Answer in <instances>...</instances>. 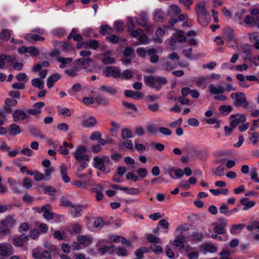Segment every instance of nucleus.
Here are the masks:
<instances>
[{"mask_svg":"<svg viewBox=\"0 0 259 259\" xmlns=\"http://www.w3.org/2000/svg\"><path fill=\"white\" fill-rule=\"evenodd\" d=\"M44 191L45 193L49 195L53 196L57 193V190L54 187L51 186L45 187L44 188Z\"/></svg>","mask_w":259,"mask_h":259,"instance_id":"obj_47","label":"nucleus"},{"mask_svg":"<svg viewBox=\"0 0 259 259\" xmlns=\"http://www.w3.org/2000/svg\"><path fill=\"white\" fill-rule=\"evenodd\" d=\"M114 27L117 32H122L124 30V24L121 21H116L114 24Z\"/></svg>","mask_w":259,"mask_h":259,"instance_id":"obj_48","label":"nucleus"},{"mask_svg":"<svg viewBox=\"0 0 259 259\" xmlns=\"http://www.w3.org/2000/svg\"><path fill=\"white\" fill-rule=\"evenodd\" d=\"M25 38L30 42L37 41H44L45 38L44 37L41 36L38 34L34 33H30L27 34L25 36Z\"/></svg>","mask_w":259,"mask_h":259,"instance_id":"obj_23","label":"nucleus"},{"mask_svg":"<svg viewBox=\"0 0 259 259\" xmlns=\"http://www.w3.org/2000/svg\"><path fill=\"white\" fill-rule=\"evenodd\" d=\"M12 30L3 29L0 34L1 39L4 41H8L11 35Z\"/></svg>","mask_w":259,"mask_h":259,"instance_id":"obj_34","label":"nucleus"},{"mask_svg":"<svg viewBox=\"0 0 259 259\" xmlns=\"http://www.w3.org/2000/svg\"><path fill=\"white\" fill-rule=\"evenodd\" d=\"M32 255L35 259H41L40 249L39 248L33 249L32 250Z\"/></svg>","mask_w":259,"mask_h":259,"instance_id":"obj_58","label":"nucleus"},{"mask_svg":"<svg viewBox=\"0 0 259 259\" xmlns=\"http://www.w3.org/2000/svg\"><path fill=\"white\" fill-rule=\"evenodd\" d=\"M144 80L146 85L157 91L160 90L161 86L168 82L166 77L159 76H144Z\"/></svg>","mask_w":259,"mask_h":259,"instance_id":"obj_1","label":"nucleus"},{"mask_svg":"<svg viewBox=\"0 0 259 259\" xmlns=\"http://www.w3.org/2000/svg\"><path fill=\"white\" fill-rule=\"evenodd\" d=\"M248 35L250 41L255 42L259 40V33L253 32L252 33H249Z\"/></svg>","mask_w":259,"mask_h":259,"instance_id":"obj_64","label":"nucleus"},{"mask_svg":"<svg viewBox=\"0 0 259 259\" xmlns=\"http://www.w3.org/2000/svg\"><path fill=\"white\" fill-rule=\"evenodd\" d=\"M138 40L139 42L137 43L136 45H138L139 44L146 45L149 44V39L147 37V36L145 34H143L142 33L139 36L138 38Z\"/></svg>","mask_w":259,"mask_h":259,"instance_id":"obj_53","label":"nucleus"},{"mask_svg":"<svg viewBox=\"0 0 259 259\" xmlns=\"http://www.w3.org/2000/svg\"><path fill=\"white\" fill-rule=\"evenodd\" d=\"M27 53H29L33 57L36 56L39 54V51L34 46L28 47Z\"/></svg>","mask_w":259,"mask_h":259,"instance_id":"obj_51","label":"nucleus"},{"mask_svg":"<svg viewBox=\"0 0 259 259\" xmlns=\"http://www.w3.org/2000/svg\"><path fill=\"white\" fill-rule=\"evenodd\" d=\"M98 90L113 96H115L118 94V89L113 86L103 84L100 87Z\"/></svg>","mask_w":259,"mask_h":259,"instance_id":"obj_10","label":"nucleus"},{"mask_svg":"<svg viewBox=\"0 0 259 259\" xmlns=\"http://www.w3.org/2000/svg\"><path fill=\"white\" fill-rule=\"evenodd\" d=\"M243 22L248 26H254L259 23V17L247 15L244 19Z\"/></svg>","mask_w":259,"mask_h":259,"instance_id":"obj_13","label":"nucleus"},{"mask_svg":"<svg viewBox=\"0 0 259 259\" xmlns=\"http://www.w3.org/2000/svg\"><path fill=\"white\" fill-rule=\"evenodd\" d=\"M243 49V53L244 54V58L243 59L245 61H248L249 59H251L252 55L250 52V49L248 47H244L242 48Z\"/></svg>","mask_w":259,"mask_h":259,"instance_id":"obj_39","label":"nucleus"},{"mask_svg":"<svg viewBox=\"0 0 259 259\" xmlns=\"http://www.w3.org/2000/svg\"><path fill=\"white\" fill-rule=\"evenodd\" d=\"M136 20L139 25L143 27L146 26L148 18L145 13H142L141 14V17L137 18Z\"/></svg>","mask_w":259,"mask_h":259,"instance_id":"obj_32","label":"nucleus"},{"mask_svg":"<svg viewBox=\"0 0 259 259\" xmlns=\"http://www.w3.org/2000/svg\"><path fill=\"white\" fill-rule=\"evenodd\" d=\"M251 179L256 183H259V178L258 177L257 169L253 167L249 173Z\"/></svg>","mask_w":259,"mask_h":259,"instance_id":"obj_42","label":"nucleus"},{"mask_svg":"<svg viewBox=\"0 0 259 259\" xmlns=\"http://www.w3.org/2000/svg\"><path fill=\"white\" fill-rule=\"evenodd\" d=\"M12 246L11 245L7 246L3 244H0V255L3 256H8L10 255L12 253Z\"/></svg>","mask_w":259,"mask_h":259,"instance_id":"obj_20","label":"nucleus"},{"mask_svg":"<svg viewBox=\"0 0 259 259\" xmlns=\"http://www.w3.org/2000/svg\"><path fill=\"white\" fill-rule=\"evenodd\" d=\"M185 237L183 235H180L176 237V239L174 240V245L176 247H179L180 249H182L184 247V242L185 241Z\"/></svg>","mask_w":259,"mask_h":259,"instance_id":"obj_21","label":"nucleus"},{"mask_svg":"<svg viewBox=\"0 0 259 259\" xmlns=\"http://www.w3.org/2000/svg\"><path fill=\"white\" fill-rule=\"evenodd\" d=\"M147 239L150 243H161V241L159 238L156 237L155 235L153 234H149L147 237Z\"/></svg>","mask_w":259,"mask_h":259,"instance_id":"obj_43","label":"nucleus"},{"mask_svg":"<svg viewBox=\"0 0 259 259\" xmlns=\"http://www.w3.org/2000/svg\"><path fill=\"white\" fill-rule=\"evenodd\" d=\"M14 121H18L19 119L24 120L27 117V114L22 110H15L12 113Z\"/></svg>","mask_w":259,"mask_h":259,"instance_id":"obj_14","label":"nucleus"},{"mask_svg":"<svg viewBox=\"0 0 259 259\" xmlns=\"http://www.w3.org/2000/svg\"><path fill=\"white\" fill-rule=\"evenodd\" d=\"M105 74L107 76H111L113 78H118L120 77V71L118 68L112 66H108L106 68L105 70Z\"/></svg>","mask_w":259,"mask_h":259,"instance_id":"obj_11","label":"nucleus"},{"mask_svg":"<svg viewBox=\"0 0 259 259\" xmlns=\"http://www.w3.org/2000/svg\"><path fill=\"white\" fill-rule=\"evenodd\" d=\"M83 103L85 105L93 104L96 102L102 106H107L109 104V100L108 98L98 94L95 98L92 97H84L83 99Z\"/></svg>","mask_w":259,"mask_h":259,"instance_id":"obj_5","label":"nucleus"},{"mask_svg":"<svg viewBox=\"0 0 259 259\" xmlns=\"http://www.w3.org/2000/svg\"><path fill=\"white\" fill-rule=\"evenodd\" d=\"M230 126L232 127H235L239 124L244 122L246 120V117L244 114H232L231 115Z\"/></svg>","mask_w":259,"mask_h":259,"instance_id":"obj_8","label":"nucleus"},{"mask_svg":"<svg viewBox=\"0 0 259 259\" xmlns=\"http://www.w3.org/2000/svg\"><path fill=\"white\" fill-rule=\"evenodd\" d=\"M210 19V16L208 13L197 15L198 22L202 26H206L208 25Z\"/></svg>","mask_w":259,"mask_h":259,"instance_id":"obj_12","label":"nucleus"},{"mask_svg":"<svg viewBox=\"0 0 259 259\" xmlns=\"http://www.w3.org/2000/svg\"><path fill=\"white\" fill-rule=\"evenodd\" d=\"M85 48L88 47L91 49L95 50L97 49L99 46V41L96 39H90L88 41H85Z\"/></svg>","mask_w":259,"mask_h":259,"instance_id":"obj_35","label":"nucleus"},{"mask_svg":"<svg viewBox=\"0 0 259 259\" xmlns=\"http://www.w3.org/2000/svg\"><path fill=\"white\" fill-rule=\"evenodd\" d=\"M231 98L235 100L234 105L237 107L242 106L244 109H247L249 103L247 102L245 95L242 92H236L232 93Z\"/></svg>","mask_w":259,"mask_h":259,"instance_id":"obj_4","label":"nucleus"},{"mask_svg":"<svg viewBox=\"0 0 259 259\" xmlns=\"http://www.w3.org/2000/svg\"><path fill=\"white\" fill-rule=\"evenodd\" d=\"M77 240L79 244H82L85 246H89L93 241L92 238L91 237L84 235L78 236L77 237Z\"/></svg>","mask_w":259,"mask_h":259,"instance_id":"obj_17","label":"nucleus"},{"mask_svg":"<svg viewBox=\"0 0 259 259\" xmlns=\"http://www.w3.org/2000/svg\"><path fill=\"white\" fill-rule=\"evenodd\" d=\"M219 211L221 213L227 216L230 215V210H229L228 206L225 204H222L219 208Z\"/></svg>","mask_w":259,"mask_h":259,"instance_id":"obj_49","label":"nucleus"},{"mask_svg":"<svg viewBox=\"0 0 259 259\" xmlns=\"http://www.w3.org/2000/svg\"><path fill=\"white\" fill-rule=\"evenodd\" d=\"M146 130L149 133L151 134H156L158 132V128L152 124L147 125L146 126Z\"/></svg>","mask_w":259,"mask_h":259,"instance_id":"obj_61","label":"nucleus"},{"mask_svg":"<svg viewBox=\"0 0 259 259\" xmlns=\"http://www.w3.org/2000/svg\"><path fill=\"white\" fill-rule=\"evenodd\" d=\"M66 33V31L62 28L56 29L53 31V34L54 35L59 37L64 36Z\"/></svg>","mask_w":259,"mask_h":259,"instance_id":"obj_59","label":"nucleus"},{"mask_svg":"<svg viewBox=\"0 0 259 259\" xmlns=\"http://www.w3.org/2000/svg\"><path fill=\"white\" fill-rule=\"evenodd\" d=\"M157 50L153 48H139L136 50V53L138 56L141 58H144L146 55L149 57V60L151 63H156L159 60V56L157 54Z\"/></svg>","mask_w":259,"mask_h":259,"instance_id":"obj_2","label":"nucleus"},{"mask_svg":"<svg viewBox=\"0 0 259 259\" xmlns=\"http://www.w3.org/2000/svg\"><path fill=\"white\" fill-rule=\"evenodd\" d=\"M115 253L118 256H126L127 255V250L124 246H119L114 248Z\"/></svg>","mask_w":259,"mask_h":259,"instance_id":"obj_33","label":"nucleus"},{"mask_svg":"<svg viewBox=\"0 0 259 259\" xmlns=\"http://www.w3.org/2000/svg\"><path fill=\"white\" fill-rule=\"evenodd\" d=\"M87 150V148L83 145L77 147L76 150L73 153V156L77 161H89L90 160L89 156L85 154Z\"/></svg>","mask_w":259,"mask_h":259,"instance_id":"obj_6","label":"nucleus"},{"mask_svg":"<svg viewBox=\"0 0 259 259\" xmlns=\"http://www.w3.org/2000/svg\"><path fill=\"white\" fill-rule=\"evenodd\" d=\"M2 221L7 228L13 227L16 223V220L12 216H8Z\"/></svg>","mask_w":259,"mask_h":259,"instance_id":"obj_29","label":"nucleus"},{"mask_svg":"<svg viewBox=\"0 0 259 259\" xmlns=\"http://www.w3.org/2000/svg\"><path fill=\"white\" fill-rule=\"evenodd\" d=\"M206 3L204 1L198 2L195 6V11L197 15L208 13L206 9Z\"/></svg>","mask_w":259,"mask_h":259,"instance_id":"obj_16","label":"nucleus"},{"mask_svg":"<svg viewBox=\"0 0 259 259\" xmlns=\"http://www.w3.org/2000/svg\"><path fill=\"white\" fill-rule=\"evenodd\" d=\"M154 20L157 22H162L166 20V15L164 12L161 10H155L154 13Z\"/></svg>","mask_w":259,"mask_h":259,"instance_id":"obj_26","label":"nucleus"},{"mask_svg":"<svg viewBox=\"0 0 259 259\" xmlns=\"http://www.w3.org/2000/svg\"><path fill=\"white\" fill-rule=\"evenodd\" d=\"M151 251V249L146 247H141L139 249H137L135 252V254L137 257L140 259L144 258V254L145 253H149Z\"/></svg>","mask_w":259,"mask_h":259,"instance_id":"obj_27","label":"nucleus"},{"mask_svg":"<svg viewBox=\"0 0 259 259\" xmlns=\"http://www.w3.org/2000/svg\"><path fill=\"white\" fill-rule=\"evenodd\" d=\"M122 104L123 106L127 107L129 109L133 110L135 111H137L138 110L137 108L134 104L128 103L125 101H122Z\"/></svg>","mask_w":259,"mask_h":259,"instance_id":"obj_60","label":"nucleus"},{"mask_svg":"<svg viewBox=\"0 0 259 259\" xmlns=\"http://www.w3.org/2000/svg\"><path fill=\"white\" fill-rule=\"evenodd\" d=\"M219 111L225 115L229 113L233 110V107L230 105H222L219 107Z\"/></svg>","mask_w":259,"mask_h":259,"instance_id":"obj_38","label":"nucleus"},{"mask_svg":"<svg viewBox=\"0 0 259 259\" xmlns=\"http://www.w3.org/2000/svg\"><path fill=\"white\" fill-rule=\"evenodd\" d=\"M103 62L105 64H112L114 63L115 60L113 58L108 56L104 54L102 58Z\"/></svg>","mask_w":259,"mask_h":259,"instance_id":"obj_54","label":"nucleus"},{"mask_svg":"<svg viewBox=\"0 0 259 259\" xmlns=\"http://www.w3.org/2000/svg\"><path fill=\"white\" fill-rule=\"evenodd\" d=\"M97 123L96 118L94 116H91L90 118L84 119L82 121V125L85 127H93Z\"/></svg>","mask_w":259,"mask_h":259,"instance_id":"obj_30","label":"nucleus"},{"mask_svg":"<svg viewBox=\"0 0 259 259\" xmlns=\"http://www.w3.org/2000/svg\"><path fill=\"white\" fill-rule=\"evenodd\" d=\"M77 68L74 67V68H71L70 69L66 70L65 72L67 75H68L70 77H75L77 75Z\"/></svg>","mask_w":259,"mask_h":259,"instance_id":"obj_56","label":"nucleus"},{"mask_svg":"<svg viewBox=\"0 0 259 259\" xmlns=\"http://www.w3.org/2000/svg\"><path fill=\"white\" fill-rule=\"evenodd\" d=\"M10 131L13 136H16L21 133L20 127L16 124H12L10 125Z\"/></svg>","mask_w":259,"mask_h":259,"instance_id":"obj_41","label":"nucleus"},{"mask_svg":"<svg viewBox=\"0 0 259 259\" xmlns=\"http://www.w3.org/2000/svg\"><path fill=\"white\" fill-rule=\"evenodd\" d=\"M24 234L23 233L20 235H15L13 237L12 241L13 244L15 247H22L24 245V242L23 240V236Z\"/></svg>","mask_w":259,"mask_h":259,"instance_id":"obj_22","label":"nucleus"},{"mask_svg":"<svg viewBox=\"0 0 259 259\" xmlns=\"http://www.w3.org/2000/svg\"><path fill=\"white\" fill-rule=\"evenodd\" d=\"M61 76L58 73H55L49 76L47 79V85L48 88L51 89L54 86L55 82L60 79Z\"/></svg>","mask_w":259,"mask_h":259,"instance_id":"obj_18","label":"nucleus"},{"mask_svg":"<svg viewBox=\"0 0 259 259\" xmlns=\"http://www.w3.org/2000/svg\"><path fill=\"white\" fill-rule=\"evenodd\" d=\"M0 233L3 234H9L10 233V229L7 228L3 221L0 222Z\"/></svg>","mask_w":259,"mask_h":259,"instance_id":"obj_55","label":"nucleus"},{"mask_svg":"<svg viewBox=\"0 0 259 259\" xmlns=\"http://www.w3.org/2000/svg\"><path fill=\"white\" fill-rule=\"evenodd\" d=\"M60 174L62 177L63 181L66 183H68L70 182V179L67 175V169L66 166L64 164H62L60 166Z\"/></svg>","mask_w":259,"mask_h":259,"instance_id":"obj_25","label":"nucleus"},{"mask_svg":"<svg viewBox=\"0 0 259 259\" xmlns=\"http://www.w3.org/2000/svg\"><path fill=\"white\" fill-rule=\"evenodd\" d=\"M231 252L227 250H223L220 253L221 257L219 259H232L230 257Z\"/></svg>","mask_w":259,"mask_h":259,"instance_id":"obj_57","label":"nucleus"},{"mask_svg":"<svg viewBox=\"0 0 259 259\" xmlns=\"http://www.w3.org/2000/svg\"><path fill=\"white\" fill-rule=\"evenodd\" d=\"M20 152L22 155L27 156H32L33 153V151L27 146H25V147L22 149Z\"/></svg>","mask_w":259,"mask_h":259,"instance_id":"obj_62","label":"nucleus"},{"mask_svg":"<svg viewBox=\"0 0 259 259\" xmlns=\"http://www.w3.org/2000/svg\"><path fill=\"white\" fill-rule=\"evenodd\" d=\"M121 137L123 139L131 138L133 137L132 132L127 128H123L121 131Z\"/></svg>","mask_w":259,"mask_h":259,"instance_id":"obj_46","label":"nucleus"},{"mask_svg":"<svg viewBox=\"0 0 259 259\" xmlns=\"http://www.w3.org/2000/svg\"><path fill=\"white\" fill-rule=\"evenodd\" d=\"M114 245H112L111 246H108L105 245L102 247L99 248L97 250V253L100 255H103V254L107 253L108 251V250H110V249L114 248Z\"/></svg>","mask_w":259,"mask_h":259,"instance_id":"obj_44","label":"nucleus"},{"mask_svg":"<svg viewBox=\"0 0 259 259\" xmlns=\"http://www.w3.org/2000/svg\"><path fill=\"white\" fill-rule=\"evenodd\" d=\"M111 164L110 159L109 156L104 155L101 157L95 156L94 158L93 165L94 167L104 171L105 173H109L111 169L107 168V164Z\"/></svg>","mask_w":259,"mask_h":259,"instance_id":"obj_3","label":"nucleus"},{"mask_svg":"<svg viewBox=\"0 0 259 259\" xmlns=\"http://www.w3.org/2000/svg\"><path fill=\"white\" fill-rule=\"evenodd\" d=\"M217 251V247L212 244H207L205 245L203 252L204 254H206L207 252H209L211 253H214Z\"/></svg>","mask_w":259,"mask_h":259,"instance_id":"obj_40","label":"nucleus"},{"mask_svg":"<svg viewBox=\"0 0 259 259\" xmlns=\"http://www.w3.org/2000/svg\"><path fill=\"white\" fill-rule=\"evenodd\" d=\"M219 223H217L213 228L215 233L224 234L227 232L226 227L227 226V221L224 218H220L218 220Z\"/></svg>","mask_w":259,"mask_h":259,"instance_id":"obj_7","label":"nucleus"},{"mask_svg":"<svg viewBox=\"0 0 259 259\" xmlns=\"http://www.w3.org/2000/svg\"><path fill=\"white\" fill-rule=\"evenodd\" d=\"M240 203L244 206L243 210H247L253 207L255 203L254 201H249L247 198H243L240 200Z\"/></svg>","mask_w":259,"mask_h":259,"instance_id":"obj_24","label":"nucleus"},{"mask_svg":"<svg viewBox=\"0 0 259 259\" xmlns=\"http://www.w3.org/2000/svg\"><path fill=\"white\" fill-rule=\"evenodd\" d=\"M113 32V28L110 26L105 24L102 25L100 27V33L102 35L110 34Z\"/></svg>","mask_w":259,"mask_h":259,"instance_id":"obj_28","label":"nucleus"},{"mask_svg":"<svg viewBox=\"0 0 259 259\" xmlns=\"http://www.w3.org/2000/svg\"><path fill=\"white\" fill-rule=\"evenodd\" d=\"M184 33L183 31L179 30L178 31L177 33L175 35V37H176L179 42H181L186 41V38Z\"/></svg>","mask_w":259,"mask_h":259,"instance_id":"obj_45","label":"nucleus"},{"mask_svg":"<svg viewBox=\"0 0 259 259\" xmlns=\"http://www.w3.org/2000/svg\"><path fill=\"white\" fill-rule=\"evenodd\" d=\"M124 94L126 97L132 98L135 100H139L144 97V94L142 92H135L132 90H125Z\"/></svg>","mask_w":259,"mask_h":259,"instance_id":"obj_15","label":"nucleus"},{"mask_svg":"<svg viewBox=\"0 0 259 259\" xmlns=\"http://www.w3.org/2000/svg\"><path fill=\"white\" fill-rule=\"evenodd\" d=\"M80 205H72L69 208V211L71 214L75 218L79 217L81 215V209Z\"/></svg>","mask_w":259,"mask_h":259,"instance_id":"obj_19","label":"nucleus"},{"mask_svg":"<svg viewBox=\"0 0 259 259\" xmlns=\"http://www.w3.org/2000/svg\"><path fill=\"white\" fill-rule=\"evenodd\" d=\"M133 74L132 71L128 69L123 71L122 74H120V77L122 79H129L133 77Z\"/></svg>","mask_w":259,"mask_h":259,"instance_id":"obj_52","label":"nucleus"},{"mask_svg":"<svg viewBox=\"0 0 259 259\" xmlns=\"http://www.w3.org/2000/svg\"><path fill=\"white\" fill-rule=\"evenodd\" d=\"M106 39L113 44H118L121 41L119 36L115 34H111L110 35L107 36Z\"/></svg>","mask_w":259,"mask_h":259,"instance_id":"obj_36","label":"nucleus"},{"mask_svg":"<svg viewBox=\"0 0 259 259\" xmlns=\"http://www.w3.org/2000/svg\"><path fill=\"white\" fill-rule=\"evenodd\" d=\"M225 37L229 41L227 44L229 47H233L237 45V42L235 40V34L232 29H227L225 32Z\"/></svg>","mask_w":259,"mask_h":259,"instance_id":"obj_9","label":"nucleus"},{"mask_svg":"<svg viewBox=\"0 0 259 259\" xmlns=\"http://www.w3.org/2000/svg\"><path fill=\"white\" fill-rule=\"evenodd\" d=\"M29 131H30V133L34 136H38L40 138L43 137L42 135L41 134L40 132L37 128H36L34 127H31L30 128Z\"/></svg>","mask_w":259,"mask_h":259,"instance_id":"obj_63","label":"nucleus"},{"mask_svg":"<svg viewBox=\"0 0 259 259\" xmlns=\"http://www.w3.org/2000/svg\"><path fill=\"white\" fill-rule=\"evenodd\" d=\"M245 227L243 224L233 225L232 226L230 232L232 234H236L240 233L242 229Z\"/></svg>","mask_w":259,"mask_h":259,"instance_id":"obj_31","label":"nucleus"},{"mask_svg":"<svg viewBox=\"0 0 259 259\" xmlns=\"http://www.w3.org/2000/svg\"><path fill=\"white\" fill-rule=\"evenodd\" d=\"M31 84L34 87L38 88L39 89H42L44 87V81L38 78H35L32 79Z\"/></svg>","mask_w":259,"mask_h":259,"instance_id":"obj_37","label":"nucleus"},{"mask_svg":"<svg viewBox=\"0 0 259 259\" xmlns=\"http://www.w3.org/2000/svg\"><path fill=\"white\" fill-rule=\"evenodd\" d=\"M127 30L128 32H130L135 27V25L133 19L131 17L127 18V21L126 22Z\"/></svg>","mask_w":259,"mask_h":259,"instance_id":"obj_50","label":"nucleus"}]
</instances>
